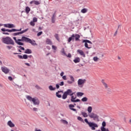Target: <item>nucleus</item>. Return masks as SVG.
Returning <instances> with one entry per match:
<instances>
[{
    "label": "nucleus",
    "mask_w": 131,
    "mask_h": 131,
    "mask_svg": "<svg viewBox=\"0 0 131 131\" xmlns=\"http://www.w3.org/2000/svg\"><path fill=\"white\" fill-rule=\"evenodd\" d=\"M25 54H32L31 49H27L25 51Z\"/></svg>",
    "instance_id": "nucleus-21"
},
{
    "label": "nucleus",
    "mask_w": 131,
    "mask_h": 131,
    "mask_svg": "<svg viewBox=\"0 0 131 131\" xmlns=\"http://www.w3.org/2000/svg\"><path fill=\"white\" fill-rule=\"evenodd\" d=\"M4 27H6L7 28H15L16 27L14 24H6L4 25Z\"/></svg>",
    "instance_id": "nucleus-10"
},
{
    "label": "nucleus",
    "mask_w": 131,
    "mask_h": 131,
    "mask_svg": "<svg viewBox=\"0 0 131 131\" xmlns=\"http://www.w3.org/2000/svg\"><path fill=\"white\" fill-rule=\"evenodd\" d=\"M35 88L36 89H37V90H41V88L38 86V85H36Z\"/></svg>",
    "instance_id": "nucleus-47"
},
{
    "label": "nucleus",
    "mask_w": 131,
    "mask_h": 131,
    "mask_svg": "<svg viewBox=\"0 0 131 131\" xmlns=\"http://www.w3.org/2000/svg\"><path fill=\"white\" fill-rule=\"evenodd\" d=\"M71 110H72V111H74L75 112H77L76 111V109H75V108H71Z\"/></svg>",
    "instance_id": "nucleus-62"
},
{
    "label": "nucleus",
    "mask_w": 131,
    "mask_h": 131,
    "mask_svg": "<svg viewBox=\"0 0 131 131\" xmlns=\"http://www.w3.org/2000/svg\"><path fill=\"white\" fill-rule=\"evenodd\" d=\"M60 121H61V122L63 123V124H68V122L67 121H66V120L61 119L60 120Z\"/></svg>",
    "instance_id": "nucleus-28"
},
{
    "label": "nucleus",
    "mask_w": 131,
    "mask_h": 131,
    "mask_svg": "<svg viewBox=\"0 0 131 131\" xmlns=\"http://www.w3.org/2000/svg\"><path fill=\"white\" fill-rule=\"evenodd\" d=\"M63 51H62V54H64V55L65 56H67V54H66V53L65 52V51H64V48L62 49Z\"/></svg>",
    "instance_id": "nucleus-55"
},
{
    "label": "nucleus",
    "mask_w": 131,
    "mask_h": 131,
    "mask_svg": "<svg viewBox=\"0 0 131 131\" xmlns=\"http://www.w3.org/2000/svg\"><path fill=\"white\" fill-rule=\"evenodd\" d=\"M85 81H86V80L85 79H79L78 80V85H82L84 84V83H85Z\"/></svg>",
    "instance_id": "nucleus-9"
},
{
    "label": "nucleus",
    "mask_w": 131,
    "mask_h": 131,
    "mask_svg": "<svg viewBox=\"0 0 131 131\" xmlns=\"http://www.w3.org/2000/svg\"><path fill=\"white\" fill-rule=\"evenodd\" d=\"M78 120H79V121H81V122H83L84 123V121H83V119L81 118V117H77Z\"/></svg>",
    "instance_id": "nucleus-32"
},
{
    "label": "nucleus",
    "mask_w": 131,
    "mask_h": 131,
    "mask_svg": "<svg viewBox=\"0 0 131 131\" xmlns=\"http://www.w3.org/2000/svg\"><path fill=\"white\" fill-rule=\"evenodd\" d=\"M67 56L68 57V58H71V57H72L71 54V53H69L68 54V55H67Z\"/></svg>",
    "instance_id": "nucleus-50"
},
{
    "label": "nucleus",
    "mask_w": 131,
    "mask_h": 131,
    "mask_svg": "<svg viewBox=\"0 0 131 131\" xmlns=\"http://www.w3.org/2000/svg\"><path fill=\"white\" fill-rule=\"evenodd\" d=\"M25 65H27V66H28V67H30V64L29 63H25Z\"/></svg>",
    "instance_id": "nucleus-60"
},
{
    "label": "nucleus",
    "mask_w": 131,
    "mask_h": 131,
    "mask_svg": "<svg viewBox=\"0 0 131 131\" xmlns=\"http://www.w3.org/2000/svg\"><path fill=\"white\" fill-rule=\"evenodd\" d=\"M7 49H8V50H11V49H12V48H13V47L7 46Z\"/></svg>",
    "instance_id": "nucleus-52"
},
{
    "label": "nucleus",
    "mask_w": 131,
    "mask_h": 131,
    "mask_svg": "<svg viewBox=\"0 0 131 131\" xmlns=\"http://www.w3.org/2000/svg\"><path fill=\"white\" fill-rule=\"evenodd\" d=\"M73 95H74V93L72 92V93H71V95L70 96L72 97V96H73Z\"/></svg>",
    "instance_id": "nucleus-64"
},
{
    "label": "nucleus",
    "mask_w": 131,
    "mask_h": 131,
    "mask_svg": "<svg viewBox=\"0 0 131 131\" xmlns=\"http://www.w3.org/2000/svg\"><path fill=\"white\" fill-rule=\"evenodd\" d=\"M76 99V96H75V97L74 96H71V102L74 103Z\"/></svg>",
    "instance_id": "nucleus-25"
},
{
    "label": "nucleus",
    "mask_w": 131,
    "mask_h": 131,
    "mask_svg": "<svg viewBox=\"0 0 131 131\" xmlns=\"http://www.w3.org/2000/svg\"><path fill=\"white\" fill-rule=\"evenodd\" d=\"M3 34H5V35H9V34H10L9 33H8V32H4L3 33Z\"/></svg>",
    "instance_id": "nucleus-59"
},
{
    "label": "nucleus",
    "mask_w": 131,
    "mask_h": 131,
    "mask_svg": "<svg viewBox=\"0 0 131 131\" xmlns=\"http://www.w3.org/2000/svg\"><path fill=\"white\" fill-rule=\"evenodd\" d=\"M60 93H63V92L62 91H58L56 93V95L57 98H62V95L61 94H59Z\"/></svg>",
    "instance_id": "nucleus-17"
},
{
    "label": "nucleus",
    "mask_w": 131,
    "mask_h": 131,
    "mask_svg": "<svg viewBox=\"0 0 131 131\" xmlns=\"http://www.w3.org/2000/svg\"><path fill=\"white\" fill-rule=\"evenodd\" d=\"M8 79L12 81V80H13V78L11 76H9L8 77Z\"/></svg>",
    "instance_id": "nucleus-54"
},
{
    "label": "nucleus",
    "mask_w": 131,
    "mask_h": 131,
    "mask_svg": "<svg viewBox=\"0 0 131 131\" xmlns=\"http://www.w3.org/2000/svg\"><path fill=\"white\" fill-rule=\"evenodd\" d=\"M30 5H32V4H34L36 6H38V5H40V2L37 1H32L30 2Z\"/></svg>",
    "instance_id": "nucleus-13"
},
{
    "label": "nucleus",
    "mask_w": 131,
    "mask_h": 131,
    "mask_svg": "<svg viewBox=\"0 0 131 131\" xmlns=\"http://www.w3.org/2000/svg\"><path fill=\"white\" fill-rule=\"evenodd\" d=\"M49 89L50 91H55L56 90V88L53 87L52 85H50Z\"/></svg>",
    "instance_id": "nucleus-34"
},
{
    "label": "nucleus",
    "mask_w": 131,
    "mask_h": 131,
    "mask_svg": "<svg viewBox=\"0 0 131 131\" xmlns=\"http://www.w3.org/2000/svg\"><path fill=\"white\" fill-rule=\"evenodd\" d=\"M66 94L68 96H70L71 93H72V90L71 89H68L67 91L65 92Z\"/></svg>",
    "instance_id": "nucleus-22"
},
{
    "label": "nucleus",
    "mask_w": 131,
    "mask_h": 131,
    "mask_svg": "<svg viewBox=\"0 0 131 131\" xmlns=\"http://www.w3.org/2000/svg\"><path fill=\"white\" fill-rule=\"evenodd\" d=\"M30 24L31 26H34L35 25V24L34 21H31L30 22Z\"/></svg>",
    "instance_id": "nucleus-44"
},
{
    "label": "nucleus",
    "mask_w": 131,
    "mask_h": 131,
    "mask_svg": "<svg viewBox=\"0 0 131 131\" xmlns=\"http://www.w3.org/2000/svg\"><path fill=\"white\" fill-rule=\"evenodd\" d=\"M77 52L79 53L81 56H82L84 58H85V54H84V52H83L82 50H78Z\"/></svg>",
    "instance_id": "nucleus-15"
},
{
    "label": "nucleus",
    "mask_w": 131,
    "mask_h": 131,
    "mask_svg": "<svg viewBox=\"0 0 131 131\" xmlns=\"http://www.w3.org/2000/svg\"><path fill=\"white\" fill-rule=\"evenodd\" d=\"M77 102H80V99H76L74 103H77Z\"/></svg>",
    "instance_id": "nucleus-51"
},
{
    "label": "nucleus",
    "mask_w": 131,
    "mask_h": 131,
    "mask_svg": "<svg viewBox=\"0 0 131 131\" xmlns=\"http://www.w3.org/2000/svg\"><path fill=\"white\" fill-rule=\"evenodd\" d=\"M93 60L95 62H98V61L99 60V58H98V57L96 56L93 57Z\"/></svg>",
    "instance_id": "nucleus-38"
},
{
    "label": "nucleus",
    "mask_w": 131,
    "mask_h": 131,
    "mask_svg": "<svg viewBox=\"0 0 131 131\" xmlns=\"http://www.w3.org/2000/svg\"><path fill=\"white\" fill-rule=\"evenodd\" d=\"M29 29L27 28V29H26L25 30H24L23 31H20L21 34H23V33H25V32H26V31H28Z\"/></svg>",
    "instance_id": "nucleus-39"
},
{
    "label": "nucleus",
    "mask_w": 131,
    "mask_h": 131,
    "mask_svg": "<svg viewBox=\"0 0 131 131\" xmlns=\"http://www.w3.org/2000/svg\"><path fill=\"white\" fill-rule=\"evenodd\" d=\"M87 43H90V45H93L92 41H90V40L84 39Z\"/></svg>",
    "instance_id": "nucleus-43"
},
{
    "label": "nucleus",
    "mask_w": 131,
    "mask_h": 131,
    "mask_svg": "<svg viewBox=\"0 0 131 131\" xmlns=\"http://www.w3.org/2000/svg\"><path fill=\"white\" fill-rule=\"evenodd\" d=\"M21 30H22L21 28L20 29H12L11 30L6 29V28L1 29V31L3 32H6V31H7V32H16V31H21Z\"/></svg>",
    "instance_id": "nucleus-6"
},
{
    "label": "nucleus",
    "mask_w": 131,
    "mask_h": 131,
    "mask_svg": "<svg viewBox=\"0 0 131 131\" xmlns=\"http://www.w3.org/2000/svg\"><path fill=\"white\" fill-rule=\"evenodd\" d=\"M41 34H42V31L39 32L37 34V36H40V35H41Z\"/></svg>",
    "instance_id": "nucleus-45"
},
{
    "label": "nucleus",
    "mask_w": 131,
    "mask_h": 131,
    "mask_svg": "<svg viewBox=\"0 0 131 131\" xmlns=\"http://www.w3.org/2000/svg\"><path fill=\"white\" fill-rule=\"evenodd\" d=\"M1 69L3 72L5 73V74H8V73L10 72V70H9L7 67H2Z\"/></svg>",
    "instance_id": "nucleus-11"
},
{
    "label": "nucleus",
    "mask_w": 131,
    "mask_h": 131,
    "mask_svg": "<svg viewBox=\"0 0 131 131\" xmlns=\"http://www.w3.org/2000/svg\"><path fill=\"white\" fill-rule=\"evenodd\" d=\"M63 75H64V72H62L61 73H60V76H63Z\"/></svg>",
    "instance_id": "nucleus-63"
},
{
    "label": "nucleus",
    "mask_w": 131,
    "mask_h": 131,
    "mask_svg": "<svg viewBox=\"0 0 131 131\" xmlns=\"http://www.w3.org/2000/svg\"><path fill=\"white\" fill-rule=\"evenodd\" d=\"M84 95V93H82V92H77V96L78 97H82Z\"/></svg>",
    "instance_id": "nucleus-26"
},
{
    "label": "nucleus",
    "mask_w": 131,
    "mask_h": 131,
    "mask_svg": "<svg viewBox=\"0 0 131 131\" xmlns=\"http://www.w3.org/2000/svg\"><path fill=\"white\" fill-rule=\"evenodd\" d=\"M68 83H69V84H71L72 83H73V82L72 81H69L68 80L67 81Z\"/></svg>",
    "instance_id": "nucleus-53"
},
{
    "label": "nucleus",
    "mask_w": 131,
    "mask_h": 131,
    "mask_svg": "<svg viewBox=\"0 0 131 131\" xmlns=\"http://www.w3.org/2000/svg\"><path fill=\"white\" fill-rule=\"evenodd\" d=\"M17 41L18 42H21V41H25V42H29V43H31L32 46H37V43L35 42V40H32L31 39L25 36H22L21 39H18Z\"/></svg>",
    "instance_id": "nucleus-1"
},
{
    "label": "nucleus",
    "mask_w": 131,
    "mask_h": 131,
    "mask_svg": "<svg viewBox=\"0 0 131 131\" xmlns=\"http://www.w3.org/2000/svg\"><path fill=\"white\" fill-rule=\"evenodd\" d=\"M81 13H83V14H84L85 13H86L88 12V9L85 8H83L81 10Z\"/></svg>",
    "instance_id": "nucleus-31"
},
{
    "label": "nucleus",
    "mask_w": 131,
    "mask_h": 131,
    "mask_svg": "<svg viewBox=\"0 0 131 131\" xmlns=\"http://www.w3.org/2000/svg\"><path fill=\"white\" fill-rule=\"evenodd\" d=\"M33 21L35 23V22H37V18L36 17H34L33 18Z\"/></svg>",
    "instance_id": "nucleus-46"
},
{
    "label": "nucleus",
    "mask_w": 131,
    "mask_h": 131,
    "mask_svg": "<svg viewBox=\"0 0 131 131\" xmlns=\"http://www.w3.org/2000/svg\"><path fill=\"white\" fill-rule=\"evenodd\" d=\"M56 16V11L53 13L52 17H51L52 23H55L56 20L55 19V17Z\"/></svg>",
    "instance_id": "nucleus-16"
},
{
    "label": "nucleus",
    "mask_w": 131,
    "mask_h": 131,
    "mask_svg": "<svg viewBox=\"0 0 131 131\" xmlns=\"http://www.w3.org/2000/svg\"><path fill=\"white\" fill-rule=\"evenodd\" d=\"M18 58H19V59H25V60H26L27 59H28L29 58H32V55H27V54H24L23 55V56L22 55H17Z\"/></svg>",
    "instance_id": "nucleus-8"
},
{
    "label": "nucleus",
    "mask_w": 131,
    "mask_h": 131,
    "mask_svg": "<svg viewBox=\"0 0 131 131\" xmlns=\"http://www.w3.org/2000/svg\"><path fill=\"white\" fill-rule=\"evenodd\" d=\"M81 114L83 116V117H88V114H86V113H85V112H82Z\"/></svg>",
    "instance_id": "nucleus-37"
},
{
    "label": "nucleus",
    "mask_w": 131,
    "mask_h": 131,
    "mask_svg": "<svg viewBox=\"0 0 131 131\" xmlns=\"http://www.w3.org/2000/svg\"><path fill=\"white\" fill-rule=\"evenodd\" d=\"M82 42H84V46L85 48H86V49H91L92 47H89V44H88V43L86 42V41L84 39L82 41Z\"/></svg>",
    "instance_id": "nucleus-18"
},
{
    "label": "nucleus",
    "mask_w": 131,
    "mask_h": 131,
    "mask_svg": "<svg viewBox=\"0 0 131 131\" xmlns=\"http://www.w3.org/2000/svg\"><path fill=\"white\" fill-rule=\"evenodd\" d=\"M101 82L103 84V85H104L105 89H108V84H107V83L106 82H105V81L104 80V79H102L101 80Z\"/></svg>",
    "instance_id": "nucleus-20"
},
{
    "label": "nucleus",
    "mask_w": 131,
    "mask_h": 131,
    "mask_svg": "<svg viewBox=\"0 0 131 131\" xmlns=\"http://www.w3.org/2000/svg\"><path fill=\"white\" fill-rule=\"evenodd\" d=\"M102 126H101V127H105V126H106V122H105L104 121H103L102 123Z\"/></svg>",
    "instance_id": "nucleus-42"
},
{
    "label": "nucleus",
    "mask_w": 131,
    "mask_h": 131,
    "mask_svg": "<svg viewBox=\"0 0 131 131\" xmlns=\"http://www.w3.org/2000/svg\"><path fill=\"white\" fill-rule=\"evenodd\" d=\"M62 79H64V80H67V78L66 76H62Z\"/></svg>",
    "instance_id": "nucleus-56"
},
{
    "label": "nucleus",
    "mask_w": 131,
    "mask_h": 131,
    "mask_svg": "<svg viewBox=\"0 0 131 131\" xmlns=\"http://www.w3.org/2000/svg\"><path fill=\"white\" fill-rule=\"evenodd\" d=\"M27 99L30 102H33L34 105H39L40 103V101H39V100L38 99H35V98H32L30 96H27Z\"/></svg>",
    "instance_id": "nucleus-5"
},
{
    "label": "nucleus",
    "mask_w": 131,
    "mask_h": 131,
    "mask_svg": "<svg viewBox=\"0 0 131 131\" xmlns=\"http://www.w3.org/2000/svg\"><path fill=\"white\" fill-rule=\"evenodd\" d=\"M70 77L71 78V80H72V81H73V82H74V78L73 77V76H70Z\"/></svg>",
    "instance_id": "nucleus-48"
},
{
    "label": "nucleus",
    "mask_w": 131,
    "mask_h": 131,
    "mask_svg": "<svg viewBox=\"0 0 131 131\" xmlns=\"http://www.w3.org/2000/svg\"><path fill=\"white\" fill-rule=\"evenodd\" d=\"M21 46V45H19V46H17V48H19V49H20V50H21V51H25V48Z\"/></svg>",
    "instance_id": "nucleus-35"
},
{
    "label": "nucleus",
    "mask_w": 131,
    "mask_h": 131,
    "mask_svg": "<svg viewBox=\"0 0 131 131\" xmlns=\"http://www.w3.org/2000/svg\"><path fill=\"white\" fill-rule=\"evenodd\" d=\"M33 111H37V108L34 107V108H33Z\"/></svg>",
    "instance_id": "nucleus-61"
},
{
    "label": "nucleus",
    "mask_w": 131,
    "mask_h": 131,
    "mask_svg": "<svg viewBox=\"0 0 131 131\" xmlns=\"http://www.w3.org/2000/svg\"><path fill=\"white\" fill-rule=\"evenodd\" d=\"M2 41L4 43H6V45H12V46L15 45L14 40L10 37H3L2 39Z\"/></svg>",
    "instance_id": "nucleus-2"
},
{
    "label": "nucleus",
    "mask_w": 131,
    "mask_h": 131,
    "mask_svg": "<svg viewBox=\"0 0 131 131\" xmlns=\"http://www.w3.org/2000/svg\"><path fill=\"white\" fill-rule=\"evenodd\" d=\"M30 11H31L30 7L28 6L26 7L25 11L27 14H29V12H30Z\"/></svg>",
    "instance_id": "nucleus-23"
},
{
    "label": "nucleus",
    "mask_w": 131,
    "mask_h": 131,
    "mask_svg": "<svg viewBox=\"0 0 131 131\" xmlns=\"http://www.w3.org/2000/svg\"><path fill=\"white\" fill-rule=\"evenodd\" d=\"M56 89H59V88H60V84H56Z\"/></svg>",
    "instance_id": "nucleus-57"
},
{
    "label": "nucleus",
    "mask_w": 131,
    "mask_h": 131,
    "mask_svg": "<svg viewBox=\"0 0 131 131\" xmlns=\"http://www.w3.org/2000/svg\"><path fill=\"white\" fill-rule=\"evenodd\" d=\"M89 117H90V118H93L94 120L100 121L99 120V116H98L97 114H95L94 113H92L91 115H89Z\"/></svg>",
    "instance_id": "nucleus-7"
},
{
    "label": "nucleus",
    "mask_w": 131,
    "mask_h": 131,
    "mask_svg": "<svg viewBox=\"0 0 131 131\" xmlns=\"http://www.w3.org/2000/svg\"><path fill=\"white\" fill-rule=\"evenodd\" d=\"M93 110V107L92 106H89L88 108V111L89 113H91Z\"/></svg>",
    "instance_id": "nucleus-30"
},
{
    "label": "nucleus",
    "mask_w": 131,
    "mask_h": 131,
    "mask_svg": "<svg viewBox=\"0 0 131 131\" xmlns=\"http://www.w3.org/2000/svg\"><path fill=\"white\" fill-rule=\"evenodd\" d=\"M88 100V97H84L81 99L82 102H86Z\"/></svg>",
    "instance_id": "nucleus-33"
},
{
    "label": "nucleus",
    "mask_w": 131,
    "mask_h": 131,
    "mask_svg": "<svg viewBox=\"0 0 131 131\" xmlns=\"http://www.w3.org/2000/svg\"><path fill=\"white\" fill-rule=\"evenodd\" d=\"M7 124L10 127H14L15 124L12 122V121L10 120L8 122Z\"/></svg>",
    "instance_id": "nucleus-14"
},
{
    "label": "nucleus",
    "mask_w": 131,
    "mask_h": 131,
    "mask_svg": "<svg viewBox=\"0 0 131 131\" xmlns=\"http://www.w3.org/2000/svg\"><path fill=\"white\" fill-rule=\"evenodd\" d=\"M59 85H60V86H63V85H64V81H61V82H60V84H59Z\"/></svg>",
    "instance_id": "nucleus-49"
},
{
    "label": "nucleus",
    "mask_w": 131,
    "mask_h": 131,
    "mask_svg": "<svg viewBox=\"0 0 131 131\" xmlns=\"http://www.w3.org/2000/svg\"><path fill=\"white\" fill-rule=\"evenodd\" d=\"M74 38L76 41H80V39H79V38H80V35L78 34H73L72 36L68 38V42H70L72 40V41H74Z\"/></svg>",
    "instance_id": "nucleus-3"
},
{
    "label": "nucleus",
    "mask_w": 131,
    "mask_h": 131,
    "mask_svg": "<svg viewBox=\"0 0 131 131\" xmlns=\"http://www.w3.org/2000/svg\"><path fill=\"white\" fill-rule=\"evenodd\" d=\"M20 34H21V32H17V33H14L12 34V35L13 36H16V35H19Z\"/></svg>",
    "instance_id": "nucleus-36"
},
{
    "label": "nucleus",
    "mask_w": 131,
    "mask_h": 131,
    "mask_svg": "<svg viewBox=\"0 0 131 131\" xmlns=\"http://www.w3.org/2000/svg\"><path fill=\"white\" fill-rule=\"evenodd\" d=\"M54 37H55L56 39H57V40H59V35L58 34H55L54 35Z\"/></svg>",
    "instance_id": "nucleus-40"
},
{
    "label": "nucleus",
    "mask_w": 131,
    "mask_h": 131,
    "mask_svg": "<svg viewBox=\"0 0 131 131\" xmlns=\"http://www.w3.org/2000/svg\"><path fill=\"white\" fill-rule=\"evenodd\" d=\"M46 42L47 45H50V46H52L53 45V42H52L51 39H50L49 38H47L46 39Z\"/></svg>",
    "instance_id": "nucleus-19"
},
{
    "label": "nucleus",
    "mask_w": 131,
    "mask_h": 131,
    "mask_svg": "<svg viewBox=\"0 0 131 131\" xmlns=\"http://www.w3.org/2000/svg\"><path fill=\"white\" fill-rule=\"evenodd\" d=\"M14 40H15V42L17 45H18V46H24V43L22 42H18V39H16V37H13Z\"/></svg>",
    "instance_id": "nucleus-12"
},
{
    "label": "nucleus",
    "mask_w": 131,
    "mask_h": 131,
    "mask_svg": "<svg viewBox=\"0 0 131 131\" xmlns=\"http://www.w3.org/2000/svg\"><path fill=\"white\" fill-rule=\"evenodd\" d=\"M69 107L70 109L71 110V109H73V108H74V105L69 104Z\"/></svg>",
    "instance_id": "nucleus-41"
},
{
    "label": "nucleus",
    "mask_w": 131,
    "mask_h": 131,
    "mask_svg": "<svg viewBox=\"0 0 131 131\" xmlns=\"http://www.w3.org/2000/svg\"><path fill=\"white\" fill-rule=\"evenodd\" d=\"M74 63H79L80 62V58L79 57H77L74 59Z\"/></svg>",
    "instance_id": "nucleus-24"
},
{
    "label": "nucleus",
    "mask_w": 131,
    "mask_h": 131,
    "mask_svg": "<svg viewBox=\"0 0 131 131\" xmlns=\"http://www.w3.org/2000/svg\"><path fill=\"white\" fill-rule=\"evenodd\" d=\"M84 121L87 123V124H88L89 126L91 127L92 130H95L96 128L99 127L97 123L92 122H89L88 119H85Z\"/></svg>",
    "instance_id": "nucleus-4"
},
{
    "label": "nucleus",
    "mask_w": 131,
    "mask_h": 131,
    "mask_svg": "<svg viewBox=\"0 0 131 131\" xmlns=\"http://www.w3.org/2000/svg\"><path fill=\"white\" fill-rule=\"evenodd\" d=\"M67 96L68 95L64 92L62 95V99H63V100H65V99H67Z\"/></svg>",
    "instance_id": "nucleus-29"
},
{
    "label": "nucleus",
    "mask_w": 131,
    "mask_h": 131,
    "mask_svg": "<svg viewBox=\"0 0 131 131\" xmlns=\"http://www.w3.org/2000/svg\"><path fill=\"white\" fill-rule=\"evenodd\" d=\"M101 131H109L108 128H105V127H100Z\"/></svg>",
    "instance_id": "nucleus-27"
},
{
    "label": "nucleus",
    "mask_w": 131,
    "mask_h": 131,
    "mask_svg": "<svg viewBox=\"0 0 131 131\" xmlns=\"http://www.w3.org/2000/svg\"><path fill=\"white\" fill-rule=\"evenodd\" d=\"M52 49H53V50H57V47L54 45H52Z\"/></svg>",
    "instance_id": "nucleus-58"
}]
</instances>
